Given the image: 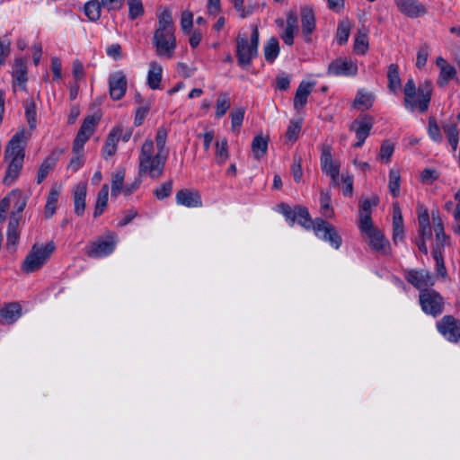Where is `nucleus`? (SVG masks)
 I'll use <instances>...</instances> for the list:
<instances>
[{"label":"nucleus","mask_w":460,"mask_h":460,"mask_svg":"<svg viewBox=\"0 0 460 460\" xmlns=\"http://www.w3.org/2000/svg\"><path fill=\"white\" fill-rule=\"evenodd\" d=\"M432 256L436 261L437 274L438 276L445 278L447 276V269L445 266V262H444V259H443V255H442L441 252L437 249L433 250Z\"/></svg>","instance_id":"54"},{"label":"nucleus","mask_w":460,"mask_h":460,"mask_svg":"<svg viewBox=\"0 0 460 460\" xmlns=\"http://www.w3.org/2000/svg\"><path fill=\"white\" fill-rule=\"evenodd\" d=\"M350 31V24L349 22H339L336 39L339 44L342 45L346 43L349 40Z\"/></svg>","instance_id":"51"},{"label":"nucleus","mask_w":460,"mask_h":460,"mask_svg":"<svg viewBox=\"0 0 460 460\" xmlns=\"http://www.w3.org/2000/svg\"><path fill=\"white\" fill-rule=\"evenodd\" d=\"M125 169L119 168L111 174V196L117 197L124 190Z\"/></svg>","instance_id":"35"},{"label":"nucleus","mask_w":460,"mask_h":460,"mask_svg":"<svg viewBox=\"0 0 460 460\" xmlns=\"http://www.w3.org/2000/svg\"><path fill=\"white\" fill-rule=\"evenodd\" d=\"M438 177V171L432 168H425L420 175V181L424 184H432Z\"/></svg>","instance_id":"56"},{"label":"nucleus","mask_w":460,"mask_h":460,"mask_svg":"<svg viewBox=\"0 0 460 460\" xmlns=\"http://www.w3.org/2000/svg\"><path fill=\"white\" fill-rule=\"evenodd\" d=\"M291 172L295 181L299 182L303 176L301 157L295 156L291 165Z\"/></svg>","instance_id":"62"},{"label":"nucleus","mask_w":460,"mask_h":460,"mask_svg":"<svg viewBox=\"0 0 460 460\" xmlns=\"http://www.w3.org/2000/svg\"><path fill=\"white\" fill-rule=\"evenodd\" d=\"M59 190L52 188L49 193L47 203L45 206V217L46 218L51 217L56 211L57 203L59 197Z\"/></svg>","instance_id":"44"},{"label":"nucleus","mask_w":460,"mask_h":460,"mask_svg":"<svg viewBox=\"0 0 460 460\" xmlns=\"http://www.w3.org/2000/svg\"><path fill=\"white\" fill-rule=\"evenodd\" d=\"M269 137L261 134L254 137L252 142V151L255 159L263 157L268 150Z\"/></svg>","instance_id":"31"},{"label":"nucleus","mask_w":460,"mask_h":460,"mask_svg":"<svg viewBox=\"0 0 460 460\" xmlns=\"http://www.w3.org/2000/svg\"><path fill=\"white\" fill-rule=\"evenodd\" d=\"M401 174L399 170L390 169L388 189L391 195L397 198L400 195Z\"/></svg>","instance_id":"43"},{"label":"nucleus","mask_w":460,"mask_h":460,"mask_svg":"<svg viewBox=\"0 0 460 460\" xmlns=\"http://www.w3.org/2000/svg\"><path fill=\"white\" fill-rule=\"evenodd\" d=\"M373 124L372 118L368 116L359 117L351 123L350 130L355 132L358 138V141L354 144V147L358 148L364 145L370 134Z\"/></svg>","instance_id":"16"},{"label":"nucleus","mask_w":460,"mask_h":460,"mask_svg":"<svg viewBox=\"0 0 460 460\" xmlns=\"http://www.w3.org/2000/svg\"><path fill=\"white\" fill-rule=\"evenodd\" d=\"M9 194L15 195L14 197L10 199V206L13 205L14 209V211H13L12 213H16V215L20 216L26 206V199L18 190L12 191Z\"/></svg>","instance_id":"48"},{"label":"nucleus","mask_w":460,"mask_h":460,"mask_svg":"<svg viewBox=\"0 0 460 460\" xmlns=\"http://www.w3.org/2000/svg\"><path fill=\"white\" fill-rule=\"evenodd\" d=\"M11 53V41L9 39L0 37V67L5 64L6 58Z\"/></svg>","instance_id":"58"},{"label":"nucleus","mask_w":460,"mask_h":460,"mask_svg":"<svg viewBox=\"0 0 460 460\" xmlns=\"http://www.w3.org/2000/svg\"><path fill=\"white\" fill-rule=\"evenodd\" d=\"M12 76L13 79V86L15 85V83H17L22 89H25L26 82L28 80L25 59L19 58L14 60Z\"/></svg>","instance_id":"23"},{"label":"nucleus","mask_w":460,"mask_h":460,"mask_svg":"<svg viewBox=\"0 0 460 460\" xmlns=\"http://www.w3.org/2000/svg\"><path fill=\"white\" fill-rule=\"evenodd\" d=\"M259 31L257 26H252L250 37L246 34H239L236 37L237 63L242 68H247L252 61L258 56Z\"/></svg>","instance_id":"5"},{"label":"nucleus","mask_w":460,"mask_h":460,"mask_svg":"<svg viewBox=\"0 0 460 460\" xmlns=\"http://www.w3.org/2000/svg\"><path fill=\"white\" fill-rule=\"evenodd\" d=\"M263 54L267 62L273 63L279 54V43L277 38H270L263 47Z\"/></svg>","instance_id":"36"},{"label":"nucleus","mask_w":460,"mask_h":460,"mask_svg":"<svg viewBox=\"0 0 460 460\" xmlns=\"http://www.w3.org/2000/svg\"><path fill=\"white\" fill-rule=\"evenodd\" d=\"M168 156L155 151V143L151 138L146 139L138 155L139 176H149L153 180L159 179L164 173Z\"/></svg>","instance_id":"3"},{"label":"nucleus","mask_w":460,"mask_h":460,"mask_svg":"<svg viewBox=\"0 0 460 460\" xmlns=\"http://www.w3.org/2000/svg\"><path fill=\"white\" fill-rule=\"evenodd\" d=\"M363 237L367 240L370 248L382 254H387L389 252V242L384 234L374 226L373 223H364V226H358Z\"/></svg>","instance_id":"8"},{"label":"nucleus","mask_w":460,"mask_h":460,"mask_svg":"<svg viewBox=\"0 0 460 460\" xmlns=\"http://www.w3.org/2000/svg\"><path fill=\"white\" fill-rule=\"evenodd\" d=\"M108 196H109V186L107 184H104V185H102V189L100 190V191L97 194L96 204H95V208H94V212H93L94 217H98L103 213L104 209L107 207Z\"/></svg>","instance_id":"37"},{"label":"nucleus","mask_w":460,"mask_h":460,"mask_svg":"<svg viewBox=\"0 0 460 460\" xmlns=\"http://www.w3.org/2000/svg\"><path fill=\"white\" fill-rule=\"evenodd\" d=\"M368 49V40L366 33L359 34L354 43V51L358 54H365Z\"/></svg>","instance_id":"55"},{"label":"nucleus","mask_w":460,"mask_h":460,"mask_svg":"<svg viewBox=\"0 0 460 460\" xmlns=\"http://www.w3.org/2000/svg\"><path fill=\"white\" fill-rule=\"evenodd\" d=\"M168 136V130L164 128H158L155 135V146L156 152H160L169 155V149L166 147V139Z\"/></svg>","instance_id":"47"},{"label":"nucleus","mask_w":460,"mask_h":460,"mask_svg":"<svg viewBox=\"0 0 460 460\" xmlns=\"http://www.w3.org/2000/svg\"><path fill=\"white\" fill-rule=\"evenodd\" d=\"M20 234L18 231H7L6 248L10 252L16 251V245L18 244Z\"/></svg>","instance_id":"61"},{"label":"nucleus","mask_w":460,"mask_h":460,"mask_svg":"<svg viewBox=\"0 0 460 460\" xmlns=\"http://www.w3.org/2000/svg\"><path fill=\"white\" fill-rule=\"evenodd\" d=\"M122 134V127L116 126L109 132L105 144L102 148V156L104 159L113 156L117 152L118 143Z\"/></svg>","instance_id":"21"},{"label":"nucleus","mask_w":460,"mask_h":460,"mask_svg":"<svg viewBox=\"0 0 460 460\" xmlns=\"http://www.w3.org/2000/svg\"><path fill=\"white\" fill-rule=\"evenodd\" d=\"M117 244V235L109 232L85 247V253L91 258H102L113 252Z\"/></svg>","instance_id":"7"},{"label":"nucleus","mask_w":460,"mask_h":460,"mask_svg":"<svg viewBox=\"0 0 460 460\" xmlns=\"http://www.w3.org/2000/svg\"><path fill=\"white\" fill-rule=\"evenodd\" d=\"M438 332L449 342L460 341V321L453 315H445L437 323Z\"/></svg>","instance_id":"11"},{"label":"nucleus","mask_w":460,"mask_h":460,"mask_svg":"<svg viewBox=\"0 0 460 460\" xmlns=\"http://www.w3.org/2000/svg\"><path fill=\"white\" fill-rule=\"evenodd\" d=\"M193 25V14L190 11L181 13V27L184 32H189Z\"/></svg>","instance_id":"63"},{"label":"nucleus","mask_w":460,"mask_h":460,"mask_svg":"<svg viewBox=\"0 0 460 460\" xmlns=\"http://www.w3.org/2000/svg\"><path fill=\"white\" fill-rule=\"evenodd\" d=\"M55 250L56 245L53 241L47 243H34L22 263V270L29 274L40 270Z\"/></svg>","instance_id":"6"},{"label":"nucleus","mask_w":460,"mask_h":460,"mask_svg":"<svg viewBox=\"0 0 460 460\" xmlns=\"http://www.w3.org/2000/svg\"><path fill=\"white\" fill-rule=\"evenodd\" d=\"M301 130V124L296 121H290L287 132L286 137L288 141L294 142L297 139Z\"/></svg>","instance_id":"60"},{"label":"nucleus","mask_w":460,"mask_h":460,"mask_svg":"<svg viewBox=\"0 0 460 460\" xmlns=\"http://www.w3.org/2000/svg\"><path fill=\"white\" fill-rule=\"evenodd\" d=\"M156 17L158 23L154 31L153 45L158 57L170 59L177 47L172 12L163 8L156 13Z\"/></svg>","instance_id":"1"},{"label":"nucleus","mask_w":460,"mask_h":460,"mask_svg":"<svg viewBox=\"0 0 460 460\" xmlns=\"http://www.w3.org/2000/svg\"><path fill=\"white\" fill-rule=\"evenodd\" d=\"M176 203L186 208L202 207V199L199 190L195 189H181L175 194Z\"/></svg>","instance_id":"18"},{"label":"nucleus","mask_w":460,"mask_h":460,"mask_svg":"<svg viewBox=\"0 0 460 460\" xmlns=\"http://www.w3.org/2000/svg\"><path fill=\"white\" fill-rule=\"evenodd\" d=\"M128 80L126 74L122 70L111 73L109 76V93L114 101L123 98L127 92Z\"/></svg>","instance_id":"15"},{"label":"nucleus","mask_w":460,"mask_h":460,"mask_svg":"<svg viewBox=\"0 0 460 460\" xmlns=\"http://www.w3.org/2000/svg\"><path fill=\"white\" fill-rule=\"evenodd\" d=\"M314 85V82L307 81H302L299 84L294 97V108L296 111H299L305 106L308 96L311 94Z\"/></svg>","instance_id":"22"},{"label":"nucleus","mask_w":460,"mask_h":460,"mask_svg":"<svg viewBox=\"0 0 460 460\" xmlns=\"http://www.w3.org/2000/svg\"><path fill=\"white\" fill-rule=\"evenodd\" d=\"M321 168L324 173L331 177L332 185H339L341 164L339 161L333 160L332 148L328 146L322 148Z\"/></svg>","instance_id":"13"},{"label":"nucleus","mask_w":460,"mask_h":460,"mask_svg":"<svg viewBox=\"0 0 460 460\" xmlns=\"http://www.w3.org/2000/svg\"><path fill=\"white\" fill-rule=\"evenodd\" d=\"M387 79L390 92L396 93L402 86L399 67L396 64H391L388 66Z\"/></svg>","instance_id":"34"},{"label":"nucleus","mask_w":460,"mask_h":460,"mask_svg":"<svg viewBox=\"0 0 460 460\" xmlns=\"http://www.w3.org/2000/svg\"><path fill=\"white\" fill-rule=\"evenodd\" d=\"M320 212L325 218H332L334 216L333 208L331 206V195L329 191L320 192Z\"/></svg>","instance_id":"40"},{"label":"nucleus","mask_w":460,"mask_h":460,"mask_svg":"<svg viewBox=\"0 0 460 460\" xmlns=\"http://www.w3.org/2000/svg\"><path fill=\"white\" fill-rule=\"evenodd\" d=\"M230 118L232 123V130L238 129L242 126L244 118V109L234 108L230 113Z\"/></svg>","instance_id":"53"},{"label":"nucleus","mask_w":460,"mask_h":460,"mask_svg":"<svg viewBox=\"0 0 460 460\" xmlns=\"http://www.w3.org/2000/svg\"><path fill=\"white\" fill-rule=\"evenodd\" d=\"M358 74V65L350 58H339L332 61L327 69L331 76H355Z\"/></svg>","instance_id":"14"},{"label":"nucleus","mask_w":460,"mask_h":460,"mask_svg":"<svg viewBox=\"0 0 460 460\" xmlns=\"http://www.w3.org/2000/svg\"><path fill=\"white\" fill-rule=\"evenodd\" d=\"M216 152H215V159L216 162L222 165L226 162L229 157L228 153V143L226 138H222L220 140H217L215 143Z\"/></svg>","instance_id":"38"},{"label":"nucleus","mask_w":460,"mask_h":460,"mask_svg":"<svg viewBox=\"0 0 460 460\" xmlns=\"http://www.w3.org/2000/svg\"><path fill=\"white\" fill-rule=\"evenodd\" d=\"M429 55V47L427 44L421 45L417 52L416 58V66L418 68H422L426 66Z\"/></svg>","instance_id":"57"},{"label":"nucleus","mask_w":460,"mask_h":460,"mask_svg":"<svg viewBox=\"0 0 460 460\" xmlns=\"http://www.w3.org/2000/svg\"><path fill=\"white\" fill-rule=\"evenodd\" d=\"M172 190V181L169 180V181L164 182L163 184H161L159 187L155 188L153 190V193H154V196L157 199L162 200V199L168 198L171 195Z\"/></svg>","instance_id":"50"},{"label":"nucleus","mask_w":460,"mask_h":460,"mask_svg":"<svg viewBox=\"0 0 460 460\" xmlns=\"http://www.w3.org/2000/svg\"><path fill=\"white\" fill-rule=\"evenodd\" d=\"M31 137L30 131L22 128L9 140L4 150V161L8 163V167L3 180L4 184L11 185L19 177L24 162L25 148Z\"/></svg>","instance_id":"2"},{"label":"nucleus","mask_w":460,"mask_h":460,"mask_svg":"<svg viewBox=\"0 0 460 460\" xmlns=\"http://www.w3.org/2000/svg\"><path fill=\"white\" fill-rule=\"evenodd\" d=\"M301 27L305 40L309 43L312 41V34L316 28V20L312 7L305 5L300 8Z\"/></svg>","instance_id":"17"},{"label":"nucleus","mask_w":460,"mask_h":460,"mask_svg":"<svg viewBox=\"0 0 460 460\" xmlns=\"http://www.w3.org/2000/svg\"><path fill=\"white\" fill-rule=\"evenodd\" d=\"M314 230V234L319 238L327 242L334 249L338 250L342 243L341 235L338 234L336 228L321 217L314 219V224L311 228Z\"/></svg>","instance_id":"9"},{"label":"nucleus","mask_w":460,"mask_h":460,"mask_svg":"<svg viewBox=\"0 0 460 460\" xmlns=\"http://www.w3.org/2000/svg\"><path fill=\"white\" fill-rule=\"evenodd\" d=\"M433 230L436 235L437 244L444 246L447 239L444 230V224L440 217L438 210H433L431 212Z\"/></svg>","instance_id":"30"},{"label":"nucleus","mask_w":460,"mask_h":460,"mask_svg":"<svg viewBox=\"0 0 460 460\" xmlns=\"http://www.w3.org/2000/svg\"><path fill=\"white\" fill-rule=\"evenodd\" d=\"M432 93L433 87L430 81H424L417 87L414 79L409 78L403 87L405 109L410 111L418 110L421 113L427 111Z\"/></svg>","instance_id":"4"},{"label":"nucleus","mask_w":460,"mask_h":460,"mask_svg":"<svg viewBox=\"0 0 460 460\" xmlns=\"http://www.w3.org/2000/svg\"><path fill=\"white\" fill-rule=\"evenodd\" d=\"M418 223H419V234L421 236L431 237L432 230L430 227L429 214L428 209L423 205L418 206Z\"/></svg>","instance_id":"27"},{"label":"nucleus","mask_w":460,"mask_h":460,"mask_svg":"<svg viewBox=\"0 0 460 460\" xmlns=\"http://www.w3.org/2000/svg\"><path fill=\"white\" fill-rule=\"evenodd\" d=\"M442 128L447 137V140H448L453 151H456L457 149L458 141H459V134H458L457 126L454 123H445L442 125Z\"/></svg>","instance_id":"39"},{"label":"nucleus","mask_w":460,"mask_h":460,"mask_svg":"<svg viewBox=\"0 0 460 460\" xmlns=\"http://www.w3.org/2000/svg\"><path fill=\"white\" fill-rule=\"evenodd\" d=\"M403 276L410 284L420 290V293L435 284L433 275L427 270H405Z\"/></svg>","instance_id":"12"},{"label":"nucleus","mask_w":460,"mask_h":460,"mask_svg":"<svg viewBox=\"0 0 460 460\" xmlns=\"http://www.w3.org/2000/svg\"><path fill=\"white\" fill-rule=\"evenodd\" d=\"M97 124V120L94 117L86 118L82 126L79 128L81 134H85L91 137V136L94 133L95 126Z\"/></svg>","instance_id":"59"},{"label":"nucleus","mask_w":460,"mask_h":460,"mask_svg":"<svg viewBox=\"0 0 460 460\" xmlns=\"http://www.w3.org/2000/svg\"><path fill=\"white\" fill-rule=\"evenodd\" d=\"M86 190V184L79 183L75 187L73 191L75 213L79 217L84 215L85 209Z\"/></svg>","instance_id":"26"},{"label":"nucleus","mask_w":460,"mask_h":460,"mask_svg":"<svg viewBox=\"0 0 460 460\" xmlns=\"http://www.w3.org/2000/svg\"><path fill=\"white\" fill-rule=\"evenodd\" d=\"M162 75H163L162 66L157 62L152 61L149 64V69L147 72L148 86L153 90L160 89Z\"/></svg>","instance_id":"28"},{"label":"nucleus","mask_w":460,"mask_h":460,"mask_svg":"<svg viewBox=\"0 0 460 460\" xmlns=\"http://www.w3.org/2000/svg\"><path fill=\"white\" fill-rule=\"evenodd\" d=\"M428 134L437 143H440L443 139L440 128L434 118H429V119Z\"/></svg>","instance_id":"52"},{"label":"nucleus","mask_w":460,"mask_h":460,"mask_svg":"<svg viewBox=\"0 0 460 460\" xmlns=\"http://www.w3.org/2000/svg\"><path fill=\"white\" fill-rule=\"evenodd\" d=\"M398 10L410 18H417L427 13L426 8L418 0H394Z\"/></svg>","instance_id":"19"},{"label":"nucleus","mask_w":460,"mask_h":460,"mask_svg":"<svg viewBox=\"0 0 460 460\" xmlns=\"http://www.w3.org/2000/svg\"><path fill=\"white\" fill-rule=\"evenodd\" d=\"M297 16L295 12H289L287 15V26L281 34V39L285 44L291 46L294 43V34L297 31Z\"/></svg>","instance_id":"24"},{"label":"nucleus","mask_w":460,"mask_h":460,"mask_svg":"<svg viewBox=\"0 0 460 460\" xmlns=\"http://www.w3.org/2000/svg\"><path fill=\"white\" fill-rule=\"evenodd\" d=\"M102 2L98 0H90L84 4V13L92 22H96L101 17Z\"/></svg>","instance_id":"42"},{"label":"nucleus","mask_w":460,"mask_h":460,"mask_svg":"<svg viewBox=\"0 0 460 460\" xmlns=\"http://www.w3.org/2000/svg\"><path fill=\"white\" fill-rule=\"evenodd\" d=\"M21 305L17 303L5 305L0 309V321L4 323L11 324L21 316Z\"/></svg>","instance_id":"25"},{"label":"nucleus","mask_w":460,"mask_h":460,"mask_svg":"<svg viewBox=\"0 0 460 460\" xmlns=\"http://www.w3.org/2000/svg\"><path fill=\"white\" fill-rule=\"evenodd\" d=\"M375 96L369 92L358 90L353 102V106L358 110H368L374 102Z\"/></svg>","instance_id":"33"},{"label":"nucleus","mask_w":460,"mask_h":460,"mask_svg":"<svg viewBox=\"0 0 460 460\" xmlns=\"http://www.w3.org/2000/svg\"><path fill=\"white\" fill-rule=\"evenodd\" d=\"M27 121L31 129L36 128V111L34 104H28L25 109Z\"/></svg>","instance_id":"64"},{"label":"nucleus","mask_w":460,"mask_h":460,"mask_svg":"<svg viewBox=\"0 0 460 460\" xmlns=\"http://www.w3.org/2000/svg\"><path fill=\"white\" fill-rule=\"evenodd\" d=\"M58 155L56 153H51L48 157L44 159L40 164L37 173V183H41L48 174L54 169L57 164Z\"/></svg>","instance_id":"29"},{"label":"nucleus","mask_w":460,"mask_h":460,"mask_svg":"<svg viewBox=\"0 0 460 460\" xmlns=\"http://www.w3.org/2000/svg\"><path fill=\"white\" fill-rule=\"evenodd\" d=\"M230 106L229 95L226 93H220L216 102V118L220 119L225 116Z\"/></svg>","instance_id":"45"},{"label":"nucleus","mask_w":460,"mask_h":460,"mask_svg":"<svg viewBox=\"0 0 460 460\" xmlns=\"http://www.w3.org/2000/svg\"><path fill=\"white\" fill-rule=\"evenodd\" d=\"M128 18L135 20L144 14L142 0H128Z\"/></svg>","instance_id":"49"},{"label":"nucleus","mask_w":460,"mask_h":460,"mask_svg":"<svg viewBox=\"0 0 460 460\" xmlns=\"http://www.w3.org/2000/svg\"><path fill=\"white\" fill-rule=\"evenodd\" d=\"M436 65L439 69L437 84L440 87H445L452 79L456 76V69L452 65L448 64L447 61L442 57L437 58Z\"/></svg>","instance_id":"20"},{"label":"nucleus","mask_w":460,"mask_h":460,"mask_svg":"<svg viewBox=\"0 0 460 460\" xmlns=\"http://www.w3.org/2000/svg\"><path fill=\"white\" fill-rule=\"evenodd\" d=\"M394 152V144L390 140H384L381 144L377 159L382 163L388 164L391 161Z\"/></svg>","instance_id":"46"},{"label":"nucleus","mask_w":460,"mask_h":460,"mask_svg":"<svg viewBox=\"0 0 460 460\" xmlns=\"http://www.w3.org/2000/svg\"><path fill=\"white\" fill-rule=\"evenodd\" d=\"M420 304L424 313L435 317L439 315L444 309L443 297L433 289L421 290Z\"/></svg>","instance_id":"10"},{"label":"nucleus","mask_w":460,"mask_h":460,"mask_svg":"<svg viewBox=\"0 0 460 460\" xmlns=\"http://www.w3.org/2000/svg\"><path fill=\"white\" fill-rule=\"evenodd\" d=\"M377 200L376 199H366L360 201L359 204V224L358 226H364L365 222L371 224V208L376 206Z\"/></svg>","instance_id":"32"},{"label":"nucleus","mask_w":460,"mask_h":460,"mask_svg":"<svg viewBox=\"0 0 460 460\" xmlns=\"http://www.w3.org/2000/svg\"><path fill=\"white\" fill-rule=\"evenodd\" d=\"M296 220L307 230L311 229L314 224V220H312L308 209L303 206L296 207Z\"/></svg>","instance_id":"41"}]
</instances>
